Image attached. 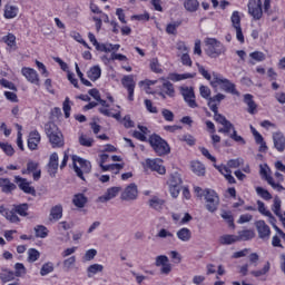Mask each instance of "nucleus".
Returning a JSON list of instances; mask_svg holds the SVG:
<instances>
[{"instance_id":"1","label":"nucleus","mask_w":285,"mask_h":285,"mask_svg":"<svg viewBox=\"0 0 285 285\" xmlns=\"http://www.w3.org/2000/svg\"><path fill=\"white\" fill-rule=\"evenodd\" d=\"M45 131L52 148H63L66 144L63 140V134L61 130H59V127H57L55 122H48L45 126Z\"/></svg>"},{"instance_id":"2","label":"nucleus","mask_w":285,"mask_h":285,"mask_svg":"<svg viewBox=\"0 0 285 285\" xmlns=\"http://www.w3.org/2000/svg\"><path fill=\"white\" fill-rule=\"evenodd\" d=\"M148 141L154 153H156L158 157L170 155V145H168V141L161 138V136L153 134L151 136H149Z\"/></svg>"},{"instance_id":"3","label":"nucleus","mask_w":285,"mask_h":285,"mask_svg":"<svg viewBox=\"0 0 285 285\" xmlns=\"http://www.w3.org/2000/svg\"><path fill=\"white\" fill-rule=\"evenodd\" d=\"M210 86L213 88H217V86H222V89L225 92H229V95H237L239 96V91H237V88L235 83L230 82L227 78L222 77L219 73H213V80L210 81Z\"/></svg>"},{"instance_id":"4","label":"nucleus","mask_w":285,"mask_h":285,"mask_svg":"<svg viewBox=\"0 0 285 285\" xmlns=\"http://www.w3.org/2000/svg\"><path fill=\"white\" fill-rule=\"evenodd\" d=\"M72 163L73 170L77 177H79V179H81L82 181H86V177H83V175H88L90 170H92V165L90 164V161L79 156H72Z\"/></svg>"},{"instance_id":"5","label":"nucleus","mask_w":285,"mask_h":285,"mask_svg":"<svg viewBox=\"0 0 285 285\" xmlns=\"http://www.w3.org/2000/svg\"><path fill=\"white\" fill-rule=\"evenodd\" d=\"M205 52L208 55V57H212V59H215L219 57V55H224V52H226V47H224V45L215 38H207L205 40Z\"/></svg>"},{"instance_id":"6","label":"nucleus","mask_w":285,"mask_h":285,"mask_svg":"<svg viewBox=\"0 0 285 285\" xmlns=\"http://www.w3.org/2000/svg\"><path fill=\"white\" fill-rule=\"evenodd\" d=\"M268 173H271V167H268L267 164L259 165V175L262 179L267 181V184L272 186V188L277 193H282L283 190H285L284 186H282V184L279 183H275V179Z\"/></svg>"},{"instance_id":"7","label":"nucleus","mask_w":285,"mask_h":285,"mask_svg":"<svg viewBox=\"0 0 285 285\" xmlns=\"http://www.w3.org/2000/svg\"><path fill=\"white\" fill-rule=\"evenodd\" d=\"M204 197L206 202V209L208 213H216L219 208V196L213 189H205Z\"/></svg>"},{"instance_id":"8","label":"nucleus","mask_w":285,"mask_h":285,"mask_svg":"<svg viewBox=\"0 0 285 285\" xmlns=\"http://www.w3.org/2000/svg\"><path fill=\"white\" fill-rule=\"evenodd\" d=\"M230 130L233 131L230 134ZM218 132H222L223 135H229L230 139L234 141L246 144V140H244V137L237 135V130L235 129V125L230 122V120H227L222 128L218 129Z\"/></svg>"},{"instance_id":"9","label":"nucleus","mask_w":285,"mask_h":285,"mask_svg":"<svg viewBox=\"0 0 285 285\" xmlns=\"http://www.w3.org/2000/svg\"><path fill=\"white\" fill-rule=\"evenodd\" d=\"M248 14L253 17L254 21H259L264 17V10L262 9V0H249L248 4Z\"/></svg>"},{"instance_id":"10","label":"nucleus","mask_w":285,"mask_h":285,"mask_svg":"<svg viewBox=\"0 0 285 285\" xmlns=\"http://www.w3.org/2000/svg\"><path fill=\"white\" fill-rule=\"evenodd\" d=\"M137 197H139V189L135 183L129 184L120 195L122 202H135Z\"/></svg>"},{"instance_id":"11","label":"nucleus","mask_w":285,"mask_h":285,"mask_svg":"<svg viewBox=\"0 0 285 285\" xmlns=\"http://www.w3.org/2000/svg\"><path fill=\"white\" fill-rule=\"evenodd\" d=\"M180 95L189 108H197L198 105L197 100H195V89L193 87H180Z\"/></svg>"},{"instance_id":"12","label":"nucleus","mask_w":285,"mask_h":285,"mask_svg":"<svg viewBox=\"0 0 285 285\" xmlns=\"http://www.w3.org/2000/svg\"><path fill=\"white\" fill-rule=\"evenodd\" d=\"M14 184L18 185V188L22 190L26 195H32L37 197V189L33 186H30V181L21 176H14Z\"/></svg>"},{"instance_id":"13","label":"nucleus","mask_w":285,"mask_h":285,"mask_svg":"<svg viewBox=\"0 0 285 285\" xmlns=\"http://www.w3.org/2000/svg\"><path fill=\"white\" fill-rule=\"evenodd\" d=\"M155 266L160 268V274L161 275H170L173 272V265L170 264V261L168 259V256L166 255H159L156 257Z\"/></svg>"},{"instance_id":"14","label":"nucleus","mask_w":285,"mask_h":285,"mask_svg":"<svg viewBox=\"0 0 285 285\" xmlns=\"http://www.w3.org/2000/svg\"><path fill=\"white\" fill-rule=\"evenodd\" d=\"M160 158L150 159L147 158L145 160L146 168H149V170H153L154 173H158V175H166V167L161 165Z\"/></svg>"},{"instance_id":"15","label":"nucleus","mask_w":285,"mask_h":285,"mask_svg":"<svg viewBox=\"0 0 285 285\" xmlns=\"http://www.w3.org/2000/svg\"><path fill=\"white\" fill-rule=\"evenodd\" d=\"M121 83L126 90H128V100L135 101V77L132 75L124 76Z\"/></svg>"},{"instance_id":"16","label":"nucleus","mask_w":285,"mask_h":285,"mask_svg":"<svg viewBox=\"0 0 285 285\" xmlns=\"http://www.w3.org/2000/svg\"><path fill=\"white\" fill-rule=\"evenodd\" d=\"M256 230L258 233L259 239H271V227L264 220H257L255 223Z\"/></svg>"},{"instance_id":"17","label":"nucleus","mask_w":285,"mask_h":285,"mask_svg":"<svg viewBox=\"0 0 285 285\" xmlns=\"http://www.w3.org/2000/svg\"><path fill=\"white\" fill-rule=\"evenodd\" d=\"M21 75L26 77L29 83H35V86H39V73H37V70L30 67H23L21 69Z\"/></svg>"},{"instance_id":"18","label":"nucleus","mask_w":285,"mask_h":285,"mask_svg":"<svg viewBox=\"0 0 285 285\" xmlns=\"http://www.w3.org/2000/svg\"><path fill=\"white\" fill-rule=\"evenodd\" d=\"M39 144H41V135L38 130L30 131L28 137L29 150H38Z\"/></svg>"},{"instance_id":"19","label":"nucleus","mask_w":285,"mask_h":285,"mask_svg":"<svg viewBox=\"0 0 285 285\" xmlns=\"http://www.w3.org/2000/svg\"><path fill=\"white\" fill-rule=\"evenodd\" d=\"M57 170H59V155L57 153H52L48 163V173L50 177H55V175H57Z\"/></svg>"},{"instance_id":"20","label":"nucleus","mask_w":285,"mask_h":285,"mask_svg":"<svg viewBox=\"0 0 285 285\" xmlns=\"http://www.w3.org/2000/svg\"><path fill=\"white\" fill-rule=\"evenodd\" d=\"M121 193V187H110L107 191L98 198V202L101 204H106V202H110V199H115L117 195Z\"/></svg>"},{"instance_id":"21","label":"nucleus","mask_w":285,"mask_h":285,"mask_svg":"<svg viewBox=\"0 0 285 285\" xmlns=\"http://www.w3.org/2000/svg\"><path fill=\"white\" fill-rule=\"evenodd\" d=\"M224 99H226V95L224 94H217L216 96L209 98L207 106L212 112H217V110H219L218 106L222 104V101H224Z\"/></svg>"},{"instance_id":"22","label":"nucleus","mask_w":285,"mask_h":285,"mask_svg":"<svg viewBox=\"0 0 285 285\" xmlns=\"http://www.w3.org/2000/svg\"><path fill=\"white\" fill-rule=\"evenodd\" d=\"M0 189L4 195H12L17 190V185L11 183L10 178H0Z\"/></svg>"},{"instance_id":"23","label":"nucleus","mask_w":285,"mask_h":285,"mask_svg":"<svg viewBox=\"0 0 285 285\" xmlns=\"http://www.w3.org/2000/svg\"><path fill=\"white\" fill-rule=\"evenodd\" d=\"M274 148L278 153H284L285 150V137L282 131H276L273 134Z\"/></svg>"},{"instance_id":"24","label":"nucleus","mask_w":285,"mask_h":285,"mask_svg":"<svg viewBox=\"0 0 285 285\" xmlns=\"http://www.w3.org/2000/svg\"><path fill=\"white\" fill-rule=\"evenodd\" d=\"M148 206L149 208H153V210L160 213V210H164V206H166V200L164 198H159V196H151L148 200Z\"/></svg>"},{"instance_id":"25","label":"nucleus","mask_w":285,"mask_h":285,"mask_svg":"<svg viewBox=\"0 0 285 285\" xmlns=\"http://www.w3.org/2000/svg\"><path fill=\"white\" fill-rule=\"evenodd\" d=\"M27 169L29 170V175L32 174L33 181H39V179H41V170L39 169V163L29 160L27 163Z\"/></svg>"},{"instance_id":"26","label":"nucleus","mask_w":285,"mask_h":285,"mask_svg":"<svg viewBox=\"0 0 285 285\" xmlns=\"http://www.w3.org/2000/svg\"><path fill=\"white\" fill-rule=\"evenodd\" d=\"M190 168L193 174L197 175V177H204V175H206V166L199 160L191 161Z\"/></svg>"},{"instance_id":"27","label":"nucleus","mask_w":285,"mask_h":285,"mask_svg":"<svg viewBox=\"0 0 285 285\" xmlns=\"http://www.w3.org/2000/svg\"><path fill=\"white\" fill-rule=\"evenodd\" d=\"M63 217V206L56 205L51 208L49 219L50 222H59Z\"/></svg>"},{"instance_id":"28","label":"nucleus","mask_w":285,"mask_h":285,"mask_svg":"<svg viewBox=\"0 0 285 285\" xmlns=\"http://www.w3.org/2000/svg\"><path fill=\"white\" fill-rule=\"evenodd\" d=\"M218 242L222 246H230L233 244H237V242H239V238L237 237V235L225 234L219 237Z\"/></svg>"},{"instance_id":"29","label":"nucleus","mask_w":285,"mask_h":285,"mask_svg":"<svg viewBox=\"0 0 285 285\" xmlns=\"http://www.w3.org/2000/svg\"><path fill=\"white\" fill-rule=\"evenodd\" d=\"M72 204L76 206V208H86V205L88 204V197L81 193H78L73 195Z\"/></svg>"},{"instance_id":"30","label":"nucleus","mask_w":285,"mask_h":285,"mask_svg":"<svg viewBox=\"0 0 285 285\" xmlns=\"http://www.w3.org/2000/svg\"><path fill=\"white\" fill-rule=\"evenodd\" d=\"M244 101L247 105V112L249 115H255L257 112V104H255V100H253V95L246 94L244 96Z\"/></svg>"},{"instance_id":"31","label":"nucleus","mask_w":285,"mask_h":285,"mask_svg":"<svg viewBox=\"0 0 285 285\" xmlns=\"http://www.w3.org/2000/svg\"><path fill=\"white\" fill-rule=\"evenodd\" d=\"M176 235L180 242H190L193 238V232H190L187 227L180 228Z\"/></svg>"},{"instance_id":"32","label":"nucleus","mask_w":285,"mask_h":285,"mask_svg":"<svg viewBox=\"0 0 285 285\" xmlns=\"http://www.w3.org/2000/svg\"><path fill=\"white\" fill-rule=\"evenodd\" d=\"M238 237V242H248L250 239H254L255 237V230L252 229H244L238 232V235H236Z\"/></svg>"},{"instance_id":"33","label":"nucleus","mask_w":285,"mask_h":285,"mask_svg":"<svg viewBox=\"0 0 285 285\" xmlns=\"http://www.w3.org/2000/svg\"><path fill=\"white\" fill-rule=\"evenodd\" d=\"M87 77L90 81H97L101 77V67L94 66L87 71Z\"/></svg>"},{"instance_id":"34","label":"nucleus","mask_w":285,"mask_h":285,"mask_svg":"<svg viewBox=\"0 0 285 285\" xmlns=\"http://www.w3.org/2000/svg\"><path fill=\"white\" fill-rule=\"evenodd\" d=\"M13 209L17 215H20V217H28V210L30 209V205L28 203L13 205Z\"/></svg>"},{"instance_id":"35","label":"nucleus","mask_w":285,"mask_h":285,"mask_svg":"<svg viewBox=\"0 0 285 285\" xmlns=\"http://www.w3.org/2000/svg\"><path fill=\"white\" fill-rule=\"evenodd\" d=\"M19 14V8L7 4L4 7V19H14Z\"/></svg>"},{"instance_id":"36","label":"nucleus","mask_w":285,"mask_h":285,"mask_svg":"<svg viewBox=\"0 0 285 285\" xmlns=\"http://www.w3.org/2000/svg\"><path fill=\"white\" fill-rule=\"evenodd\" d=\"M149 68L151 72H155L156 75H161V72H164V69H161V63H159V59L157 58L150 59Z\"/></svg>"},{"instance_id":"37","label":"nucleus","mask_w":285,"mask_h":285,"mask_svg":"<svg viewBox=\"0 0 285 285\" xmlns=\"http://www.w3.org/2000/svg\"><path fill=\"white\" fill-rule=\"evenodd\" d=\"M33 230L36 233V237H39L40 239H46V237H48V233H50L48 227L43 225H37Z\"/></svg>"},{"instance_id":"38","label":"nucleus","mask_w":285,"mask_h":285,"mask_svg":"<svg viewBox=\"0 0 285 285\" xmlns=\"http://www.w3.org/2000/svg\"><path fill=\"white\" fill-rule=\"evenodd\" d=\"M257 206H258V212L261 213V215H264L265 217H269V219H273V222H275V217L273 216L271 210L266 209V205L264 204V202L257 200Z\"/></svg>"},{"instance_id":"39","label":"nucleus","mask_w":285,"mask_h":285,"mask_svg":"<svg viewBox=\"0 0 285 285\" xmlns=\"http://www.w3.org/2000/svg\"><path fill=\"white\" fill-rule=\"evenodd\" d=\"M6 219H8V222H11V224H19V222H21V218H19V216L17 215L14 207L11 210L6 212Z\"/></svg>"},{"instance_id":"40","label":"nucleus","mask_w":285,"mask_h":285,"mask_svg":"<svg viewBox=\"0 0 285 285\" xmlns=\"http://www.w3.org/2000/svg\"><path fill=\"white\" fill-rule=\"evenodd\" d=\"M256 194L258 195V197H262V199H265V202H271V199H273V195H271V191L263 187H256Z\"/></svg>"},{"instance_id":"41","label":"nucleus","mask_w":285,"mask_h":285,"mask_svg":"<svg viewBox=\"0 0 285 285\" xmlns=\"http://www.w3.org/2000/svg\"><path fill=\"white\" fill-rule=\"evenodd\" d=\"M163 91L167 97H175V86L170 81H165L163 83Z\"/></svg>"},{"instance_id":"42","label":"nucleus","mask_w":285,"mask_h":285,"mask_svg":"<svg viewBox=\"0 0 285 285\" xmlns=\"http://www.w3.org/2000/svg\"><path fill=\"white\" fill-rule=\"evenodd\" d=\"M16 275L14 272L4 269L2 273H0V279L4 284L8 282H12L14 279Z\"/></svg>"},{"instance_id":"43","label":"nucleus","mask_w":285,"mask_h":285,"mask_svg":"<svg viewBox=\"0 0 285 285\" xmlns=\"http://www.w3.org/2000/svg\"><path fill=\"white\" fill-rule=\"evenodd\" d=\"M102 173H108V170H122L124 164H111V165H104L99 164Z\"/></svg>"},{"instance_id":"44","label":"nucleus","mask_w":285,"mask_h":285,"mask_svg":"<svg viewBox=\"0 0 285 285\" xmlns=\"http://www.w3.org/2000/svg\"><path fill=\"white\" fill-rule=\"evenodd\" d=\"M102 272H104V265L101 264L90 265L87 269L88 277H92V275H97V273H102Z\"/></svg>"},{"instance_id":"45","label":"nucleus","mask_w":285,"mask_h":285,"mask_svg":"<svg viewBox=\"0 0 285 285\" xmlns=\"http://www.w3.org/2000/svg\"><path fill=\"white\" fill-rule=\"evenodd\" d=\"M79 144L80 146H85L86 148H92V145L95 144V139L86 135H81L79 137Z\"/></svg>"},{"instance_id":"46","label":"nucleus","mask_w":285,"mask_h":285,"mask_svg":"<svg viewBox=\"0 0 285 285\" xmlns=\"http://www.w3.org/2000/svg\"><path fill=\"white\" fill-rule=\"evenodd\" d=\"M52 271H55V265L49 262L42 265L41 269H40V275L41 277H46V275H50V273H52Z\"/></svg>"},{"instance_id":"47","label":"nucleus","mask_w":285,"mask_h":285,"mask_svg":"<svg viewBox=\"0 0 285 285\" xmlns=\"http://www.w3.org/2000/svg\"><path fill=\"white\" fill-rule=\"evenodd\" d=\"M39 257H41V253H39V250H37L36 248L28 249V262H30L32 264V263L37 262V259H39Z\"/></svg>"},{"instance_id":"48","label":"nucleus","mask_w":285,"mask_h":285,"mask_svg":"<svg viewBox=\"0 0 285 285\" xmlns=\"http://www.w3.org/2000/svg\"><path fill=\"white\" fill-rule=\"evenodd\" d=\"M2 41L7 43L9 48L17 46V37L13 33H8L7 36L2 37Z\"/></svg>"},{"instance_id":"49","label":"nucleus","mask_w":285,"mask_h":285,"mask_svg":"<svg viewBox=\"0 0 285 285\" xmlns=\"http://www.w3.org/2000/svg\"><path fill=\"white\" fill-rule=\"evenodd\" d=\"M269 271H271V263L267 262L262 269L252 271L250 275H253L254 277H262V275H266V273H268Z\"/></svg>"},{"instance_id":"50","label":"nucleus","mask_w":285,"mask_h":285,"mask_svg":"<svg viewBox=\"0 0 285 285\" xmlns=\"http://www.w3.org/2000/svg\"><path fill=\"white\" fill-rule=\"evenodd\" d=\"M233 28L242 27V17H239V11H234L230 17Z\"/></svg>"},{"instance_id":"51","label":"nucleus","mask_w":285,"mask_h":285,"mask_svg":"<svg viewBox=\"0 0 285 285\" xmlns=\"http://www.w3.org/2000/svg\"><path fill=\"white\" fill-rule=\"evenodd\" d=\"M0 148L8 157H12V155H14V148L8 142H0Z\"/></svg>"},{"instance_id":"52","label":"nucleus","mask_w":285,"mask_h":285,"mask_svg":"<svg viewBox=\"0 0 285 285\" xmlns=\"http://www.w3.org/2000/svg\"><path fill=\"white\" fill-rule=\"evenodd\" d=\"M183 180H181V175H179V173H174L170 176L169 179V185L170 186H181Z\"/></svg>"},{"instance_id":"53","label":"nucleus","mask_w":285,"mask_h":285,"mask_svg":"<svg viewBox=\"0 0 285 285\" xmlns=\"http://www.w3.org/2000/svg\"><path fill=\"white\" fill-rule=\"evenodd\" d=\"M76 263H77L76 256H71V257L65 259L62 263L63 269L68 273V271H70V268H72L73 264H76Z\"/></svg>"},{"instance_id":"54","label":"nucleus","mask_w":285,"mask_h":285,"mask_svg":"<svg viewBox=\"0 0 285 285\" xmlns=\"http://www.w3.org/2000/svg\"><path fill=\"white\" fill-rule=\"evenodd\" d=\"M180 26H181V22H179V21L167 24V27H166L167 35H176L177 28H179Z\"/></svg>"},{"instance_id":"55","label":"nucleus","mask_w":285,"mask_h":285,"mask_svg":"<svg viewBox=\"0 0 285 285\" xmlns=\"http://www.w3.org/2000/svg\"><path fill=\"white\" fill-rule=\"evenodd\" d=\"M14 273L13 275H16V277H21L22 275H26V266L23 265V263H17L14 265Z\"/></svg>"},{"instance_id":"56","label":"nucleus","mask_w":285,"mask_h":285,"mask_svg":"<svg viewBox=\"0 0 285 285\" xmlns=\"http://www.w3.org/2000/svg\"><path fill=\"white\" fill-rule=\"evenodd\" d=\"M62 110L65 112L66 119L70 118V110H72V107H70V98H66L63 104H62Z\"/></svg>"},{"instance_id":"57","label":"nucleus","mask_w":285,"mask_h":285,"mask_svg":"<svg viewBox=\"0 0 285 285\" xmlns=\"http://www.w3.org/2000/svg\"><path fill=\"white\" fill-rule=\"evenodd\" d=\"M272 210L274 215H278L279 213H282V199H279V197L277 196L274 198Z\"/></svg>"},{"instance_id":"58","label":"nucleus","mask_w":285,"mask_h":285,"mask_svg":"<svg viewBox=\"0 0 285 285\" xmlns=\"http://www.w3.org/2000/svg\"><path fill=\"white\" fill-rule=\"evenodd\" d=\"M214 120L217 124H220V126H224V124H226L228 120L226 119V116L219 114V109H216V111H214Z\"/></svg>"},{"instance_id":"59","label":"nucleus","mask_w":285,"mask_h":285,"mask_svg":"<svg viewBox=\"0 0 285 285\" xmlns=\"http://www.w3.org/2000/svg\"><path fill=\"white\" fill-rule=\"evenodd\" d=\"M222 217L227 220L229 228H235V218H233V215L229 212H224Z\"/></svg>"},{"instance_id":"60","label":"nucleus","mask_w":285,"mask_h":285,"mask_svg":"<svg viewBox=\"0 0 285 285\" xmlns=\"http://www.w3.org/2000/svg\"><path fill=\"white\" fill-rule=\"evenodd\" d=\"M196 66L198 68V72L204 77V79H206L207 81H210V79H213V77L210 76L208 70L204 68V66H202L199 62H196Z\"/></svg>"},{"instance_id":"61","label":"nucleus","mask_w":285,"mask_h":285,"mask_svg":"<svg viewBox=\"0 0 285 285\" xmlns=\"http://www.w3.org/2000/svg\"><path fill=\"white\" fill-rule=\"evenodd\" d=\"M250 59H254V61H265L266 60V55L262 51H254L249 53Z\"/></svg>"},{"instance_id":"62","label":"nucleus","mask_w":285,"mask_h":285,"mask_svg":"<svg viewBox=\"0 0 285 285\" xmlns=\"http://www.w3.org/2000/svg\"><path fill=\"white\" fill-rule=\"evenodd\" d=\"M199 92H200V97H203V99H207V101H209V99H210V88L202 85L199 87Z\"/></svg>"},{"instance_id":"63","label":"nucleus","mask_w":285,"mask_h":285,"mask_svg":"<svg viewBox=\"0 0 285 285\" xmlns=\"http://www.w3.org/2000/svg\"><path fill=\"white\" fill-rule=\"evenodd\" d=\"M180 141L187 142V146H195L196 144L195 137H193V135L189 134L183 135L180 137Z\"/></svg>"},{"instance_id":"64","label":"nucleus","mask_w":285,"mask_h":285,"mask_svg":"<svg viewBox=\"0 0 285 285\" xmlns=\"http://www.w3.org/2000/svg\"><path fill=\"white\" fill-rule=\"evenodd\" d=\"M180 190H181L180 185H169V191H170L171 197H174V198L179 197Z\"/></svg>"}]
</instances>
